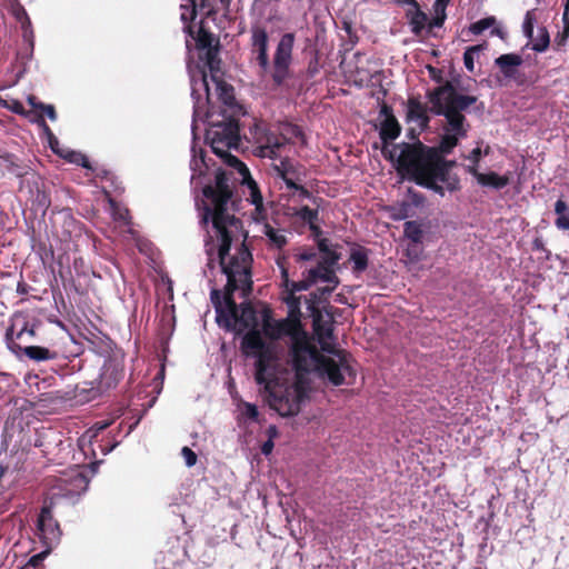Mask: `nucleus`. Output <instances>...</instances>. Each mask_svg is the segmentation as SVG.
Listing matches in <instances>:
<instances>
[{"label":"nucleus","instance_id":"37","mask_svg":"<svg viewBox=\"0 0 569 569\" xmlns=\"http://www.w3.org/2000/svg\"><path fill=\"white\" fill-rule=\"evenodd\" d=\"M297 261H315L319 259V254L313 248H305L295 254Z\"/></svg>","mask_w":569,"mask_h":569},{"label":"nucleus","instance_id":"8","mask_svg":"<svg viewBox=\"0 0 569 569\" xmlns=\"http://www.w3.org/2000/svg\"><path fill=\"white\" fill-rule=\"evenodd\" d=\"M248 139L254 146V154L259 158L271 160L289 161L284 156V148L279 139L277 131L271 130L262 120H252L249 126Z\"/></svg>","mask_w":569,"mask_h":569},{"label":"nucleus","instance_id":"18","mask_svg":"<svg viewBox=\"0 0 569 569\" xmlns=\"http://www.w3.org/2000/svg\"><path fill=\"white\" fill-rule=\"evenodd\" d=\"M380 113L385 116L380 126V138L385 142L397 139L401 131L399 122L387 106L381 108Z\"/></svg>","mask_w":569,"mask_h":569},{"label":"nucleus","instance_id":"9","mask_svg":"<svg viewBox=\"0 0 569 569\" xmlns=\"http://www.w3.org/2000/svg\"><path fill=\"white\" fill-rule=\"evenodd\" d=\"M191 81V97L193 100L192 132L194 133L197 122L203 121L208 116L207 106L210 100L208 76L204 70H189Z\"/></svg>","mask_w":569,"mask_h":569},{"label":"nucleus","instance_id":"30","mask_svg":"<svg viewBox=\"0 0 569 569\" xmlns=\"http://www.w3.org/2000/svg\"><path fill=\"white\" fill-rule=\"evenodd\" d=\"M409 24L411 31L416 36H420L428 24V16L425 12L417 9L416 12L411 14Z\"/></svg>","mask_w":569,"mask_h":569},{"label":"nucleus","instance_id":"23","mask_svg":"<svg viewBox=\"0 0 569 569\" xmlns=\"http://www.w3.org/2000/svg\"><path fill=\"white\" fill-rule=\"evenodd\" d=\"M191 153L192 158L190 161V169L192 171L191 174V183H194V181L200 178L204 170L208 168L206 159H204V152L201 148H197L196 144L191 147Z\"/></svg>","mask_w":569,"mask_h":569},{"label":"nucleus","instance_id":"12","mask_svg":"<svg viewBox=\"0 0 569 569\" xmlns=\"http://www.w3.org/2000/svg\"><path fill=\"white\" fill-rule=\"evenodd\" d=\"M60 529L53 519L51 508L44 506L37 520V536L44 547L52 549L60 540Z\"/></svg>","mask_w":569,"mask_h":569},{"label":"nucleus","instance_id":"2","mask_svg":"<svg viewBox=\"0 0 569 569\" xmlns=\"http://www.w3.org/2000/svg\"><path fill=\"white\" fill-rule=\"evenodd\" d=\"M427 96L430 111L446 119L439 149L420 141L403 144L397 156V170L417 184L443 196L446 190L452 192L459 189L458 178L450 173L453 162L445 160L443 154L450 153L459 140L467 137L470 126L462 111L477 99L458 93L450 83L429 91Z\"/></svg>","mask_w":569,"mask_h":569},{"label":"nucleus","instance_id":"38","mask_svg":"<svg viewBox=\"0 0 569 569\" xmlns=\"http://www.w3.org/2000/svg\"><path fill=\"white\" fill-rule=\"evenodd\" d=\"M489 153V147L482 150L480 148H475L468 156L467 159L471 162L469 166H476L478 170L479 161L482 154L487 156Z\"/></svg>","mask_w":569,"mask_h":569},{"label":"nucleus","instance_id":"6","mask_svg":"<svg viewBox=\"0 0 569 569\" xmlns=\"http://www.w3.org/2000/svg\"><path fill=\"white\" fill-rule=\"evenodd\" d=\"M261 335L269 337L270 339H279L281 337H288L289 355L288 358L283 359L279 357L282 365L280 370L288 368V371L295 372L301 370L305 367V361L309 360L310 363L315 361V353L307 345V332L302 329L300 320L297 318H287L280 321H276L271 318L268 311H263L261 315Z\"/></svg>","mask_w":569,"mask_h":569},{"label":"nucleus","instance_id":"20","mask_svg":"<svg viewBox=\"0 0 569 569\" xmlns=\"http://www.w3.org/2000/svg\"><path fill=\"white\" fill-rule=\"evenodd\" d=\"M262 233L268 240L270 247L274 249L283 248L288 240L284 229L276 228L272 224L264 222L262 226Z\"/></svg>","mask_w":569,"mask_h":569},{"label":"nucleus","instance_id":"45","mask_svg":"<svg viewBox=\"0 0 569 569\" xmlns=\"http://www.w3.org/2000/svg\"><path fill=\"white\" fill-rule=\"evenodd\" d=\"M211 42H212V38H211V36H210V34H208V33H203V34H201V36L199 37V39H198V44H199V47H200V48H202V49H206V50H207L209 47H212Z\"/></svg>","mask_w":569,"mask_h":569},{"label":"nucleus","instance_id":"14","mask_svg":"<svg viewBox=\"0 0 569 569\" xmlns=\"http://www.w3.org/2000/svg\"><path fill=\"white\" fill-rule=\"evenodd\" d=\"M407 120L417 126L420 131L429 127L428 108L418 98H410L407 104Z\"/></svg>","mask_w":569,"mask_h":569},{"label":"nucleus","instance_id":"35","mask_svg":"<svg viewBox=\"0 0 569 569\" xmlns=\"http://www.w3.org/2000/svg\"><path fill=\"white\" fill-rule=\"evenodd\" d=\"M405 234L413 242H419L422 237V230L416 221H407L405 223Z\"/></svg>","mask_w":569,"mask_h":569},{"label":"nucleus","instance_id":"7","mask_svg":"<svg viewBox=\"0 0 569 569\" xmlns=\"http://www.w3.org/2000/svg\"><path fill=\"white\" fill-rule=\"evenodd\" d=\"M339 259L340 257L337 253H329L326 258H319L315 267L302 273L303 277L300 281L289 280L283 258H278L277 263L281 269L284 284L287 288H290L291 292L306 291L318 282H325L327 286L320 289V293L321 296H326L330 295L339 284V279L335 271Z\"/></svg>","mask_w":569,"mask_h":569},{"label":"nucleus","instance_id":"36","mask_svg":"<svg viewBox=\"0 0 569 569\" xmlns=\"http://www.w3.org/2000/svg\"><path fill=\"white\" fill-rule=\"evenodd\" d=\"M480 50H481L480 46H473V47L468 48L465 51V53H463V63H465L466 69H468L469 71L473 70V68H475V63H473L475 54L479 53Z\"/></svg>","mask_w":569,"mask_h":569},{"label":"nucleus","instance_id":"15","mask_svg":"<svg viewBox=\"0 0 569 569\" xmlns=\"http://www.w3.org/2000/svg\"><path fill=\"white\" fill-rule=\"evenodd\" d=\"M467 172H469L471 176H473L477 179V182L482 187H489L495 190H500L509 184V176L503 174L500 176L493 171L488 173H481L479 170L476 169V166H467L466 167Z\"/></svg>","mask_w":569,"mask_h":569},{"label":"nucleus","instance_id":"48","mask_svg":"<svg viewBox=\"0 0 569 569\" xmlns=\"http://www.w3.org/2000/svg\"><path fill=\"white\" fill-rule=\"evenodd\" d=\"M446 8H447V6L435 2V4H433L435 14H438V16L446 14Z\"/></svg>","mask_w":569,"mask_h":569},{"label":"nucleus","instance_id":"10","mask_svg":"<svg viewBox=\"0 0 569 569\" xmlns=\"http://www.w3.org/2000/svg\"><path fill=\"white\" fill-rule=\"evenodd\" d=\"M123 378V353L114 351L106 359L99 376L98 389L101 392L117 387Z\"/></svg>","mask_w":569,"mask_h":569},{"label":"nucleus","instance_id":"49","mask_svg":"<svg viewBox=\"0 0 569 569\" xmlns=\"http://www.w3.org/2000/svg\"><path fill=\"white\" fill-rule=\"evenodd\" d=\"M109 425H110V422H108V421L97 422V423L94 425V429H96L97 431H101V430H104L106 428H108V427H109Z\"/></svg>","mask_w":569,"mask_h":569},{"label":"nucleus","instance_id":"42","mask_svg":"<svg viewBox=\"0 0 569 569\" xmlns=\"http://www.w3.org/2000/svg\"><path fill=\"white\" fill-rule=\"evenodd\" d=\"M50 551H51V549L46 547V549L43 551H41L30 558L29 565L32 567H38L46 559V557L50 553Z\"/></svg>","mask_w":569,"mask_h":569},{"label":"nucleus","instance_id":"3","mask_svg":"<svg viewBox=\"0 0 569 569\" xmlns=\"http://www.w3.org/2000/svg\"><path fill=\"white\" fill-rule=\"evenodd\" d=\"M313 330L321 352L308 335L306 340L315 353V363L306 360L305 368L297 370L296 373L288 371V368L279 370L280 383L276 398L271 400V408L283 417L300 411V406L311 389V377L327 380L332 386H341L347 383V378L353 376L349 355L338 349L333 342L331 322L318 316L313 320Z\"/></svg>","mask_w":569,"mask_h":569},{"label":"nucleus","instance_id":"25","mask_svg":"<svg viewBox=\"0 0 569 569\" xmlns=\"http://www.w3.org/2000/svg\"><path fill=\"white\" fill-rule=\"evenodd\" d=\"M59 481L61 483L60 486L62 490L64 491V496H73L78 493L79 490H81L86 483L84 477L78 471H72L68 479L61 478Z\"/></svg>","mask_w":569,"mask_h":569},{"label":"nucleus","instance_id":"13","mask_svg":"<svg viewBox=\"0 0 569 569\" xmlns=\"http://www.w3.org/2000/svg\"><path fill=\"white\" fill-rule=\"evenodd\" d=\"M204 59H206V66L208 67L210 73H211V80L213 84L216 86V91L219 97L223 99L226 103H228V99L230 98L228 96L229 87L221 81L217 72L219 71V63L220 60L218 58V50L214 47H209L204 52Z\"/></svg>","mask_w":569,"mask_h":569},{"label":"nucleus","instance_id":"19","mask_svg":"<svg viewBox=\"0 0 569 569\" xmlns=\"http://www.w3.org/2000/svg\"><path fill=\"white\" fill-rule=\"evenodd\" d=\"M505 78L513 79L518 73V68L522 64V58L516 53H505L495 60Z\"/></svg>","mask_w":569,"mask_h":569},{"label":"nucleus","instance_id":"31","mask_svg":"<svg viewBox=\"0 0 569 569\" xmlns=\"http://www.w3.org/2000/svg\"><path fill=\"white\" fill-rule=\"evenodd\" d=\"M61 158L67 159L71 163L81 164L84 168H89L88 159L84 154L69 150L68 148L60 147V151L56 152Z\"/></svg>","mask_w":569,"mask_h":569},{"label":"nucleus","instance_id":"41","mask_svg":"<svg viewBox=\"0 0 569 569\" xmlns=\"http://www.w3.org/2000/svg\"><path fill=\"white\" fill-rule=\"evenodd\" d=\"M181 456L183 457L184 462L188 467H192L196 465L197 455L189 447H183L181 449Z\"/></svg>","mask_w":569,"mask_h":569},{"label":"nucleus","instance_id":"43","mask_svg":"<svg viewBox=\"0 0 569 569\" xmlns=\"http://www.w3.org/2000/svg\"><path fill=\"white\" fill-rule=\"evenodd\" d=\"M446 17H447L446 14H439V16L435 14V17L431 20L428 19V24H427L428 29L431 30L433 28L442 27V24L446 20Z\"/></svg>","mask_w":569,"mask_h":569},{"label":"nucleus","instance_id":"50","mask_svg":"<svg viewBox=\"0 0 569 569\" xmlns=\"http://www.w3.org/2000/svg\"><path fill=\"white\" fill-rule=\"evenodd\" d=\"M491 34L498 36L500 38H503L505 37V31L501 28H493L491 30Z\"/></svg>","mask_w":569,"mask_h":569},{"label":"nucleus","instance_id":"21","mask_svg":"<svg viewBox=\"0 0 569 569\" xmlns=\"http://www.w3.org/2000/svg\"><path fill=\"white\" fill-rule=\"evenodd\" d=\"M20 353H23L26 357L37 362L58 358L57 351L40 346L21 347Z\"/></svg>","mask_w":569,"mask_h":569},{"label":"nucleus","instance_id":"29","mask_svg":"<svg viewBox=\"0 0 569 569\" xmlns=\"http://www.w3.org/2000/svg\"><path fill=\"white\" fill-rule=\"evenodd\" d=\"M557 219L555 224L560 230H569V206L561 199L555 204Z\"/></svg>","mask_w":569,"mask_h":569},{"label":"nucleus","instance_id":"26","mask_svg":"<svg viewBox=\"0 0 569 569\" xmlns=\"http://www.w3.org/2000/svg\"><path fill=\"white\" fill-rule=\"evenodd\" d=\"M349 261L352 262V271L355 273L363 272L368 267V251L362 247L352 248Z\"/></svg>","mask_w":569,"mask_h":569},{"label":"nucleus","instance_id":"40","mask_svg":"<svg viewBox=\"0 0 569 569\" xmlns=\"http://www.w3.org/2000/svg\"><path fill=\"white\" fill-rule=\"evenodd\" d=\"M242 415L251 420H257L259 415L257 406L250 402H244L242 406Z\"/></svg>","mask_w":569,"mask_h":569},{"label":"nucleus","instance_id":"24","mask_svg":"<svg viewBox=\"0 0 569 569\" xmlns=\"http://www.w3.org/2000/svg\"><path fill=\"white\" fill-rule=\"evenodd\" d=\"M296 216L309 226V229L312 231L315 237H319L321 234L320 227L317 224L319 220L318 209H311L307 206H302L296 210Z\"/></svg>","mask_w":569,"mask_h":569},{"label":"nucleus","instance_id":"47","mask_svg":"<svg viewBox=\"0 0 569 569\" xmlns=\"http://www.w3.org/2000/svg\"><path fill=\"white\" fill-rule=\"evenodd\" d=\"M272 449H273V442H272V440H270V439H269V440H267V441L262 445V447H261V452H262L263 455L268 456V455H270V453H271Z\"/></svg>","mask_w":569,"mask_h":569},{"label":"nucleus","instance_id":"32","mask_svg":"<svg viewBox=\"0 0 569 569\" xmlns=\"http://www.w3.org/2000/svg\"><path fill=\"white\" fill-rule=\"evenodd\" d=\"M530 40L532 42L531 49L536 52L546 51L550 43L549 33L546 28H540L537 36Z\"/></svg>","mask_w":569,"mask_h":569},{"label":"nucleus","instance_id":"34","mask_svg":"<svg viewBox=\"0 0 569 569\" xmlns=\"http://www.w3.org/2000/svg\"><path fill=\"white\" fill-rule=\"evenodd\" d=\"M497 20L495 17H487V18H483V19H480L473 23L470 24L469 27V31L472 33V34H480L482 33L485 30L493 27L496 24Z\"/></svg>","mask_w":569,"mask_h":569},{"label":"nucleus","instance_id":"28","mask_svg":"<svg viewBox=\"0 0 569 569\" xmlns=\"http://www.w3.org/2000/svg\"><path fill=\"white\" fill-rule=\"evenodd\" d=\"M32 122H36L42 130L43 136L46 137L49 147L56 153L60 151V142L58 138L53 134L50 127L46 123L44 118L40 114L37 119H30Z\"/></svg>","mask_w":569,"mask_h":569},{"label":"nucleus","instance_id":"4","mask_svg":"<svg viewBox=\"0 0 569 569\" xmlns=\"http://www.w3.org/2000/svg\"><path fill=\"white\" fill-rule=\"evenodd\" d=\"M249 62L261 79L270 78L274 86L280 87L290 78L295 34H282L277 43L272 60L269 57V34L260 23H252L249 30Z\"/></svg>","mask_w":569,"mask_h":569},{"label":"nucleus","instance_id":"44","mask_svg":"<svg viewBox=\"0 0 569 569\" xmlns=\"http://www.w3.org/2000/svg\"><path fill=\"white\" fill-rule=\"evenodd\" d=\"M318 250L321 253V254H319V258H326L327 254H329V253H336L335 251L329 249L327 239L318 240Z\"/></svg>","mask_w":569,"mask_h":569},{"label":"nucleus","instance_id":"51","mask_svg":"<svg viewBox=\"0 0 569 569\" xmlns=\"http://www.w3.org/2000/svg\"><path fill=\"white\" fill-rule=\"evenodd\" d=\"M450 0H436L437 3L448 6Z\"/></svg>","mask_w":569,"mask_h":569},{"label":"nucleus","instance_id":"52","mask_svg":"<svg viewBox=\"0 0 569 569\" xmlns=\"http://www.w3.org/2000/svg\"><path fill=\"white\" fill-rule=\"evenodd\" d=\"M113 448H114V445H113L112 447H110V448L107 450V452L112 451V449H113Z\"/></svg>","mask_w":569,"mask_h":569},{"label":"nucleus","instance_id":"11","mask_svg":"<svg viewBox=\"0 0 569 569\" xmlns=\"http://www.w3.org/2000/svg\"><path fill=\"white\" fill-rule=\"evenodd\" d=\"M26 336L33 338L36 336L34 326L22 313H16L11 317L10 326L6 331V343L11 352L19 355L21 346L17 340H22Z\"/></svg>","mask_w":569,"mask_h":569},{"label":"nucleus","instance_id":"22","mask_svg":"<svg viewBox=\"0 0 569 569\" xmlns=\"http://www.w3.org/2000/svg\"><path fill=\"white\" fill-rule=\"evenodd\" d=\"M277 133L284 149L287 148V144L293 142L295 140H303V133L301 129L298 126L289 122L279 124Z\"/></svg>","mask_w":569,"mask_h":569},{"label":"nucleus","instance_id":"5","mask_svg":"<svg viewBox=\"0 0 569 569\" xmlns=\"http://www.w3.org/2000/svg\"><path fill=\"white\" fill-rule=\"evenodd\" d=\"M207 139L210 141L212 151L223 159L229 167L237 170L240 183L247 188V191H244L247 200L254 206V219L264 221L268 210L256 181L251 178L247 166L229 152L231 149H238L240 143L238 122L229 119L213 123L207 132Z\"/></svg>","mask_w":569,"mask_h":569},{"label":"nucleus","instance_id":"33","mask_svg":"<svg viewBox=\"0 0 569 569\" xmlns=\"http://www.w3.org/2000/svg\"><path fill=\"white\" fill-rule=\"evenodd\" d=\"M27 102L37 110L43 112L51 121L57 120V112L53 104H47L43 102H39L37 98L32 94L28 96Z\"/></svg>","mask_w":569,"mask_h":569},{"label":"nucleus","instance_id":"39","mask_svg":"<svg viewBox=\"0 0 569 569\" xmlns=\"http://www.w3.org/2000/svg\"><path fill=\"white\" fill-rule=\"evenodd\" d=\"M522 30L527 38L532 39L533 37V18L531 12H527L525 21L522 23Z\"/></svg>","mask_w":569,"mask_h":569},{"label":"nucleus","instance_id":"27","mask_svg":"<svg viewBox=\"0 0 569 569\" xmlns=\"http://www.w3.org/2000/svg\"><path fill=\"white\" fill-rule=\"evenodd\" d=\"M111 206V214L113 220L119 223V227H123L126 232L133 234L132 229L130 228L129 221V211L126 208H121L113 200H110Z\"/></svg>","mask_w":569,"mask_h":569},{"label":"nucleus","instance_id":"16","mask_svg":"<svg viewBox=\"0 0 569 569\" xmlns=\"http://www.w3.org/2000/svg\"><path fill=\"white\" fill-rule=\"evenodd\" d=\"M273 170L276 176L281 178L287 184L288 189H292L298 191L300 199H309L311 198V193L305 189L302 186H299L295 182L293 178V168L290 161H281L279 164L273 166Z\"/></svg>","mask_w":569,"mask_h":569},{"label":"nucleus","instance_id":"17","mask_svg":"<svg viewBox=\"0 0 569 569\" xmlns=\"http://www.w3.org/2000/svg\"><path fill=\"white\" fill-rule=\"evenodd\" d=\"M196 1L189 0V4H181V20L184 22L192 20L196 16ZM229 0H200V7L206 10L207 13L216 12L220 8L226 7Z\"/></svg>","mask_w":569,"mask_h":569},{"label":"nucleus","instance_id":"46","mask_svg":"<svg viewBox=\"0 0 569 569\" xmlns=\"http://www.w3.org/2000/svg\"><path fill=\"white\" fill-rule=\"evenodd\" d=\"M563 22L566 24V32H569V0H566L565 11H563Z\"/></svg>","mask_w":569,"mask_h":569},{"label":"nucleus","instance_id":"1","mask_svg":"<svg viewBox=\"0 0 569 569\" xmlns=\"http://www.w3.org/2000/svg\"><path fill=\"white\" fill-rule=\"evenodd\" d=\"M203 200L197 202L200 221L206 228L204 250L208 257L204 276L211 281L213 271L219 270L227 279L226 292L211 289V301L216 309V320L220 327L239 331L248 330L241 348L246 356L256 358L254 380L268 397L269 405L276 398L279 387V370L282 365L276 346L266 342L259 329V318L249 305L239 310L232 292L251 290L250 266L252 257L241 238V221L231 212L233 180L226 172L216 174L214 186H206Z\"/></svg>","mask_w":569,"mask_h":569}]
</instances>
